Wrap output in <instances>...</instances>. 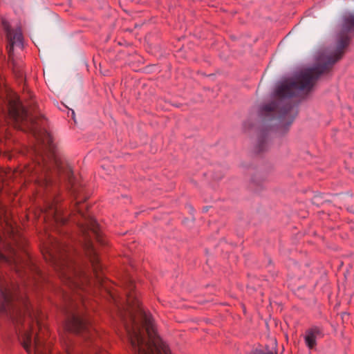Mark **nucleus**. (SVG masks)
I'll use <instances>...</instances> for the list:
<instances>
[{
	"mask_svg": "<svg viewBox=\"0 0 354 354\" xmlns=\"http://www.w3.org/2000/svg\"><path fill=\"white\" fill-rule=\"evenodd\" d=\"M75 209L82 220L77 224L82 233L80 245L91 265L90 268L82 265L77 260L80 254L73 245L65 242L54 240L48 250L49 261L57 272L59 277L71 290L86 291L93 283L104 287L103 267L93 245L95 239L100 245H106L99 224L96 220L86 214L82 202H77Z\"/></svg>",
	"mask_w": 354,
	"mask_h": 354,
	"instance_id": "nucleus-1",
	"label": "nucleus"
},
{
	"mask_svg": "<svg viewBox=\"0 0 354 354\" xmlns=\"http://www.w3.org/2000/svg\"><path fill=\"white\" fill-rule=\"evenodd\" d=\"M354 35V14L346 13L342 17L341 30L338 35L337 47L335 52L328 57L326 62L313 68H304L297 73L293 78L283 81L274 93L276 100L262 104L259 113L262 117L277 116L281 124L288 128L297 115L290 99L299 91H310L315 81L324 73L328 72L333 64L344 54V49L349 45Z\"/></svg>",
	"mask_w": 354,
	"mask_h": 354,
	"instance_id": "nucleus-2",
	"label": "nucleus"
},
{
	"mask_svg": "<svg viewBox=\"0 0 354 354\" xmlns=\"http://www.w3.org/2000/svg\"><path fill=\"white\" fill-rule=\"evenodd\" d=\"M127 301L130 308L122 314V324L129 344V354H171L158 335L154 320L142 308L138 295L130 292Z\"/></svg>",
	"mask_w": 354,
	"mask_h": 354,
	"instance_id": "nucleus-3",
	"label": "nucleus"
},
{
	"mask_svg": "<svg viewBox=\"0 0 354 354\" xmlns=\"http://www.w3.org/2000/svg\"><path fill=\"white\" fill-rule=\"evenodd\" d=\"M37 153L36 160L29 170L35 176L37 185L43 188L46 194L44 206L41 209L44 221L49 227L57 228L66 225L68 221V216L58 206L60 201L58 185L53 178L50 165L43 154Z\"/></svg>",
	"mask_w": 354,
	"mask_h": 354,
	"instance_id": "nucleus-4",
	"label": "nucleus"
},
{
	"mask_svg": "<svg viewBox=\"0 0 354 354\" xmlns=\"http://www.w3.org/2000/svg\"><path fill=\"white\" fill-rule=\"evenodd\" d=\"M57 291L64 302L62 310L66 315V330L82 336L86 341L95 342L98 333L87 313L79 308L69 292L61 289Z\"/></svg>",
	"mask_w": 354,
	"mask_h": 354,
	"instance_id": "nucleus-5",
	"label": "nucleus"
},
{
	"mask_svg": "<svg viewBox=\"0 0 354 354\" xmlns=\"http://www.w3.org/2000/svg\"><path fill=\"white\" fill-rule=\"evenodd\" d=\"M44 134L46 139L48 147L51 152L52 162L56 172L59 175H64L66 178H67L69 183L71 184L72 188L74 189V185H73V174L72 170L70 167L65 165L55 154V152L54 151V146L53 144L52 137L46 131L44 132Z\"/></svg>",
	"mask_w": 354,
	"mask_h": 354,
	"instance_id": "nucleus-6",
	"label": "nucleus"
},
{
	"mask_svg": "<svg viewBox=\"0 0 354 354\" xmlns=\"http://www.w3.org/2000/svg\"><path fill=\"white\" fill-rule=\"evenodd\" d=\"M1 24L8 41V53H10L13 50L15 45L23 44L24 38L21 28L19 26L15 29H12L9 22L4 18L1 19Z\"/></svg>",
	"mask_w": 354,
	"mask_h": 354,
	"instance_id": "nucleus-7",
	"label": "nucleus"
},
{
	"mask_svg": "<svg viewBox=\"0 0 354 354\" xmlns=\"http://www.w3.org/2000/svg\"><path fill=\"white\" fill-rule=\"evenodd\" d=\"M136 285L133 282V281L131 279H128L127 282L125 283V289H126V297H128V295L131 292L134 293L135 295H137V292L135 290ZM111 297H113V300L114 304H115L117 308H118V316L120 321H122V314L124 313L125 311H127L130 308L129 305L127 301V298H126V302L127 304L125 305H121L118 303V300L113 297V295H111Z\"/></svg>",
	"mask_w": 354,
	"mask_h": 354,
	"instance_id": "nucleus-8",
	"label": "nucleus"
},
{
	"mask_svg": "<svg viewBox=\"0 0 354 354\" xmlns=\"http://www.w3.org/2000/svg\"><path fill=\"white\" fill-rule=\"evenodd\" d=\"M304 340L306 346L309 349H313L317 345V338L313 335V334L308 329L306 331V334L304 336Z\"/></svg>",
	"mask_w": 354,
	"mask_h": 354,
	"instance_id": "nucleus-9",
	"label": "nucleus"
},
{
	"mask_svg": "<svg viewBox=\"0 0 354 354\" xmlns=\"http://www.w3.org/2000/svg\"><path fill=\"white\" fill-rule=\"evenodd\" d=\"M308 330L313 334V335L317 339L322 338L324 336V328L322 326H313L308 328Z\"/></svg>",
	"mask_w": 354,
	"mask_h": 354,
	"instance_id": "nucleus-10",
	"label": "nucleus"
},
{
	"mask_svg": "<svg viewBox=\"0 0 354 354\" xmlns=\"http://www.w3.org/2000/svg\"><path fill=\"white\" fill-rule=\"evenodd\" d=\"M267 146V143L266 139L262 138L259 139L257 146V153H260L266 150Z\"/></svg>",
	"mask_w": 354,
	"mask_h": 354,
	"instance_id": "nucleus-11",
	"label": "nucleus"
},
{
	"mask_svg": "<svg viewBox=\"0 0 354 354\" xmlns=\"http://www.w3.org/2000/svg\"><path fill=\"white\" fill-rule=\"evenodd\" d=\"M17 76L19 78H23L24 77V74H23V72L22 71H19L18 73H17Z\"/></svg>",
	"mask_w": 354,
	"mask_h": 354,
	"instance_id": "nucleus-12",
	"label": "nucleus"
},
{
	"mask_svg": "<svg viewBox=\"0 0 354 354\" xmlns=\"http://www.w3.org/2000/svg\"><path fill=\"white\" fill-rule=\"evenodd\" d=\"M71 220H73V221L76 222V221L75 220V218H73L72 216L71 217Z\"/></svg>",
	"mask_w": 354,
	"mask_h": 354,
	"instance_id": "nucleus-13",
	"label": "nucleus"
}]
</instances>
